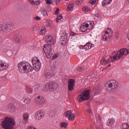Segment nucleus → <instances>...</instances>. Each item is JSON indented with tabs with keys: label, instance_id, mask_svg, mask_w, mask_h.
<instances>
[{
	"label": "nucleus",
	"instance_id": "f257e3e1",
	"mask_svg": "<svg viewBox=\"0 0 129 129\" xmlns=\"http://www.w3.org/2000/svg\"><path fill=\"white\" fill-rule=\"evenodd\" d=\"M129 53L128 49L126 48H122L118 51H114L111 56L102 58L101 60V64L102 65L106 66L110 62H114L119 60L123 56L127 55Z\"/></svg>",
	"mask_w": 129,
	"mask_h": 129
},
{
	"label": "nucleus",
	"instance_id": "f03ea898",
	"mask_svg": "<svg viewBox=\"0 0 129 129\" xmlns=\"http://www.w3.org/2000/svg\"><path fill=\"white\" fill-rule=\"evenodd\" d=\"M18 71L22 74H28L34 70V68L27 61H21L17 66Z\"/></svg>",
	"mask_w": 129,
	"mask_h": 129
},
{
	"label": "nucleus",
	"instance_id": "7ed1b4c3",
	"mask_svg": "<svg viewBox=\"0 0 129 129\" xmlns=\"http://www.w3.org/2000/svg\"><path fill=\"white\" fill-rule=\"evenodd\" d=\"M16 124L15 119L11 117H6L2 121V127L4 129H13Z\"/></svg>",
	"mask_w": 129,
	"mask_h": 129
},
{
	"label": "nucleus",
	"instance_id": "20e7f679",
	"mask_svg": "<svg viewBox=\"0 0 129 129\" xmlns=\"http://www.w3.org/2000/svg\"><path fill=\"white\" fill-rule=\"evenodd\" d=\"M113 34V31L110 27L107 28L103 31V34L102 36V40L103 41H107L108 38H110L111 36H112Z\"/></svg>",
	"mask_w": 129,
	"mask_h": 129
},
{
	"label": "nucleus",
	"instance_id": "39448f33",
	"mask_svg": "<svg viewBox=\"0 0 129 129\" xmlns=\"http://www.w3.org/2000/svg\"><path fill=\"white\" fill-rule=\"evenodd\" d=\"M32 62L33 64V70L35 71H39L41 69V61L40 59L36 57H32Z\"/></svg>",
	"mask_w": 129,
	"mask_h": 129
},
{
	"label": "nucleus",
	"instance_id": "423d86ee",
	"mask_svg": "<svg viewBox=\"0 0 129 129\" xmlns=\"http://www.w3.org/2000/svg\"><path fill=\"white\" fill-rule=\"evenodd\" d=\"M90 98V90H87L85 91L82 95H79L78 100L81 102L83 100H87Z\"/></svg>",
	"mask_w": 129,
	"mask_h": 129
},
{
	"label": "nucleus",
	"instance_id": "0eeeda50",
	"mask_svg": "<svg viewBox=\"0 0 129 129\" xmlns=\"http://www.w3.org/2000/svg\"><path fill=\"white\" fill-rule=\"evenodd\" d=\"M43 51L47 59H50V58L52 57L53 52H52V48L51 47V46L45 44L43 47Z\"/></svg>",
	"mask_w": 129,
	"mask_h": 129
},
{
	"label": "nucleus",
	"instance_id": "6e6552de",
	"mask_svg": "<svg viewBox=\"0 0 129 129\" xmlns=\"http://www.w3.org/2000/svg\"><path fill=\"white\" fill-rule=\"evenodd\" d=\"M35 101L41 106H45L47 104V100L46 98L40 96L36 97L35 99Z\"/></svg>",
	"mask_w": 129,
	"mask_h": 129
},
{
	"label": "nucleus",
	"instance_id": "1a4fd4ad",
	"mask_svg": "<svg viewBox=\"0 0 129 129\" xmlns=\"http://www.w3.org/2000/svg\"><path fill=\"white\" fill-rule=\"evenodd\" d=\"M46 112L43 110H38L35 112V117L36 119L40 120V119H42L45 117Z\"/></svg>",
	"mask_w": 129,
	"mask_h": 129
},
{
	"label": "nucleus",
	"instance_id": "9d476101",
	"mask_svg": "<svg viewBox=\"0 0 129 129\" xmlns=\"http://www.w3.org/2000/svg\"><path fill=\"white\" fill-rule=\"evenodd\" d=\"M61 35V37L60 38V40L61 42H62V45H66V42L67 41V38H68V35H67V33L65 30H61L60 32Z\"/></svg>",
	"mask_w": 129,
	"mask_h": 129
},
{
	"label": "nucleus",
	"instance_id": "9b49d317",
	"mask_svg": "<svg viewBox=\"0 0 129 129\" xmlns=\"http://www.w3.org/2000/svg\"><path fill=\"white\" fill-rule=\"evenodd\" d=\"M64 116L68 117L69 120L75 119V114L72 112V110H69L64 113Z\"/></svg>",
	"mask_w": 129,
	"mask_h": 129
},
{
	"label": "nucleus",
	"instance_id": "f8f14e48",
	"mask_svg": "<svg viewBox=\"0 0 129 129\" xmlns=\"http://www.w3.org/2000/svg\"><path fill=\"white\" fill-rule=\"evenodd\" d=\"M9 64L6 61L0 60V71H7L9 69Z\"/></svg>",
	"mask_w": 129,
	"mask_h": 129
},
{
	"label": "nucleus",
	"instance_id": "ddd939ff",
	"mask_svg": "<svg viewBox=\"0 0 129 129\" xmlns=\"http://www.w3.org/2000/svg\"><path fill=\"white\" fill-rule=\"evenodd\" d=\"M94 26V21H91L89 23L87 22H84L82 26L84 28H86L88 30H91L92 28H93Z\"/></svg>",
	"mask_w": 129,
	"mask_h": 129
},
{
	"label": "nucleus",
	"instance_id": "4468645a",
	"mask_svg": "<svg viewBox=\"0 0 129 129\" xmlns=\"http://www.w3.org/2000/svg\"><path fill=\"white\" fill-rule=\"evenodd\" d=\"M106 84L108 85L109 88H111L113 86L116 88L118 86V83L114 80L108 81L106 82Z\"/></svg>",
	"mask_w": 129,
	"mask_h": 129
},
{
	"label": "nucleus",
	"instance_id": "2eb2a0df",
	"mask_svg": "<svg viewBox=\"0 0 129 129\" xmlns=\"http://www.w3.org/2000/svg\"><path fill=\"white\" fill-rule=\"evenodd\" d=\"M45 40L47 42V45L48 46L54 45V38H53V37L48 35L45 37Z\"/></svg>",
	"mask_w": 129,
	"mask_h": 129
},
{
	"label": "nucleus",
	"instance_id": "dca6fc26",
	"mask_svg": "<svg viewBox=\"0 0 129 129\" xmlns=\"http://www.w3.org/2000/svg\"><path fill=\"white\" fill-rule=\"evenodd\" d=\"M50 89H52L51 88V82H49L48 83H46L44 85L43 91L44 92H48L50 91Z\"/></svg>",
	"mask_w": 129,
	"mask_h": 129
},
{
	"label": "nucleus",
	"instance_id": "f3484780",
	"mask_svg": "<svg viewBox=\"0 0 129 129\" xmlns=\"http://www.w3.org/2000/svg\"><path fill=\"white\" fill-rule=\"evenodd\" d=\"M75 7V5L74 3L71 2L69 3L68 5L67 8L66 9V12H71L74 10V8Z\"/></svg>",
	"mask_w": 129,
	"mask_h": 129
},
{
	"label": "nucleus",
	"instance_id": "a211bd4d",
	"mask_svg": "<svg viewBox=\"0 0 129 129\" xmlns=\"http://www.w3.org/2000/svg\"><path fill=\"white\" fill-rule=\"evenodd\" d=\"M114 123H115V120L114 118H109L107 120V125L110 127H112L113 125H114Z\"/></svg>",
	"mask_w": 129,
	"mask_h": 129
},
{
	"label": "nucleus",
	"instance_id": "6ab92c4d",
	"mask_svg": "<svg viewBox=\"0 0 129 129\" xmlns=\"http://www.w3.org/2000/svg\"><path fill=\"white\" fill-rule=\"evenodd\" d=\"M83 12H85V13H87L88 12H90L91 11V7L89 5H86L83 6L82 8Z\"/></svg>",
	"mask_w": 129,
	"mask_h": 129
},
{
	"label": "nucleus",
	"instance_id": "aec40b11",
	"mask_svg": "<svg viewBox=\"0 0 129 129\" xmlns=\"http://www.w3.org/2000/svg\"><path fill=\"white\" fill-rule=\"evenodd\" d=\"M112 3V0H103L102 5L103 7H107L109 5H110Z\"/></svg>",
	"mask_w": 129,
	"mask_h": 129
},
{
	"label": "nucleus",
	"instance_id": "412c9836",
	"mask_svg": "<svg viewBox=\"0 0 129 129\" xmlns=\"http://www.w3.org/2000/svg\"><path fill=\"white\" fill-rule=\"evenodd\" d=\"M93 47H94V44H92L90 42H88L85 45V50H90V49L93 48Z\"/></svg>",
	"mask_w": 129,
	"mask_h": 129
},
{
	"label": "nucleus",
	"instance_id": "4be33fe9",
	"mask_svg": "<svg viewBox=\"0 0 129 129\" xmlns=\"http://www.w3.org/2000/svg\"><path fill=\"white\" fill-rule=\"evenodd\" d=\"M45 27H52V26H54V24L53 23V21L51 20H48L45 22Z\"/></svg>",
	"mask_w": 129,
	"mask_h": 129
},
{
	"label": "nucleus",
	"instance_id": "5701e85b",
	"mask_svg": "<svg viewBox=\"0 0 129 129\" xmlns=\"http://www.w3.org/2000/svg\"><path fill=\"white\" fill-rule=\"evenodd\" d=\"M46 32H47V29H46V27H41V29L39 31L38 35H39V36H41L42 35H44V34H46Z\"/></svg>",
	"mask_w": 129,
	"mask_h": 129
},
{
	"label": "nucleus",
	"instance_id": "b1692460",
	"mask_svg": "<svg viewBox=\"0 0 129 129\" xmlns=\"http://www.w3.org/2000/svg\"><path fill=\"white\" fill-rule=\"evenodd\" d=\"M50 84L51 89H53L54 90H55V89H57V88H58V83L50 82Z\"/></svg>",
	"mask_w": 129,
	"mask_h": 129
},
{
	"label": "nucleus",
	"instance_id": "393cba45",
	"mask_svg": "<svg viewBox=\"0 0 129 129\" xmlns=\"http://www.w3.org/2000/svg\"><path fill=\"white\" fill-rule=\"evenodd\" d=\"M29 3H30L31 5H40V1L39 0H37L36 1H34V0H29Z\"/></svg>",
	"mask_w": 129,
	"mask_h": 129
},
{
	"label": "nucleus",
	"instance_id": "a878e982",
	"mask_svg": "<svg viewBox=\"0 0 129 129\" xmlns=\"http://www.w3.org/2000/svg\"><path fill=\"white\" fill-rule=\"evenodd\" d=\"M30 116V115L27 112H25L23 114V118L25 121H27L28 119H29V117Z\"/></svg>",
	"mask_w": 129,
	"mask_h": 129
},
{
	"label": "nucleus",
	"instance_id": "bb28decb",
	"mask_svg": "<svg viewBox=\"0 0 129 129\" xmlns=\"http://www.w3.org/2000/svg\"><path fill=\"white\" fill-rule=\"evenodd\" d=\"M121 129H129L128 123H124L122 124Z\"/></svg>",
	"mask_w": 129,
	"mask_h": 129
},
{
	"label": "nucleus",
	"instance_id": "cd10ccee",
	"mask_svg": "<svg viewBox=\"0 0 129 129\" xmlns=\"http://www.w3.org/2000/svg\"><path fill=\"white\" fill-rule=\"evenodd\" d=\"M52 78V74L50 73H47L45 75V79H50Z\"/></svg>",
	"mask_w": 129,
	"mask_h": 129
},
{
	"label": "nucleus",
	"instance_id": "c85d7f7f",
	"mask_svg": "<svg viewBox=\"0 0 129 129\" xmlns=\"http://www.w3.org/2000/svg\"><path fill=\"white\" fill-rule=\"evenodd\" d=\"M68 125V123H67V122H62L60 123V127H64V128H67Z\"/></svg>",
	"mask_w": 129,
	"mask_h": 129
},
{
	"label": "nucleus",
	"instance_id": "c756f323",
	"mask_svg": "<svg viewBox=\"0 0 129 129\" xmlns=\"http://www.w3.org/2000/svg\"><path fill=\"white\" fill-rule=\"evenodd\" d=\"M8 26L7 25H4V26H3L2 27H1V31H2V32H7V31H8Z\"/></svg>",
	"mask_w": 129,
	"mask_h": 129
},
{
	"label": "nucleus",
	"instance_id": "7c9ffc66",
	"mask_svg": "<svg viewBox=\"0 0 129 129\" xmlns=\"http://www.w3.org/2000/svg\"><path fill=\"white\" fill-rule=\"evenodd\" d=\"M69 85L75 86V80L70 79L69 81Z\"/></svg>",
	"mask_w": 129,
	"mask_h": 129
},
{
	"label": "nucleus",
	"instance_id": "2f4dec72",
	"mask_svg": "<svg viewBox=\"0 0 129 129\" xmlns=\"http://www.w3.org/2000/svg\"><path fill=\"white\" fill-rule=\"evenodd\" d=\"M25 104H30L31 103V99L30 98H26L24 100Z\"/></svg>",
	"mask_w": 129,
	"mask_h": 129
},
{
	"label": "nucleus",
	"instance_id": "473e14b6",
	"mask_svg": "<svg viewBox=\"0 0 129 129\" xmlns=\"http://www.w3.org/2000/svg\"><path fill=\"white\" fill-rule=\"evenodd\" d=\"M42 15H43V17H48L49 16V14L46 10H43L42 11Z\"/></svg>",
	"mask_w": 129,
	"mask_h": 129
},
{
	"label": "nucleus",
	"instance_id": "72a5a7b5",
	"mask_svg": "<svg viewBox=\"0 0 129 129\" xmlns=\"http://www.w3.org/2000/svg\"><path fill=\"white\" fill-rule=\"evenodd\" d=\"M80 30L81 32H82V33H84V32H86L88 29L87 28H86L85 27H84V26H83V25H82Z\"/></svg>",
	"mask_w": 129,
	"mask_h": 129
},
{
	"label": "nucleus",
	"instance_id": "f704fd0d",
	"mask_svg": "<svg viewBox=\"0 0 129 129\" xmlns=\"http://www.w3.org/2000/svg\"><path fill=\"white\" fill-rule=\"evenodd\" d=\"M62 18H63V16H62V15L57 16L56 19V23H59V21H60V20H61Z\"/></svg>",
	"mask_w": 129,
	"mask_h": 129
},
{
	"label": "nucleus",
	"instance_id": "c9c22d12",
	"mask_svg": "<svg viewBox=\"0 0 129 129\" xmlns=\"http://www.w3.org/2000/svg\"><path fill=\"white\" fill-rule=\"evenodd\" d=\"M74 85H69L68 84V88H69V90L70 91H72V90H74Z\"/></svg>",
	"mask_w": 129,
	"mask_h": 129
},
{
	"label": "nucleus",
	"instance_id": "e433bc0d",
	"mask_svg": "<svg viewBox=\"0 0 129 129\" xmlns=\"http://www.w3.org/2000/svg\"><path fill=\"white\" fill-rule=\"evenodd\" d=\"M89 3L92 5V6H94L96 3V0H90Z\"/></svg>",
	"mask_w": 129,
	"mask_h": 129
},
{
	"label": "nucleus",
	"instance_id": "4c0bfd02",
	"mask_svg": "<svg viewBox=\"0 0 129 129\" xmlns=\"http://www.w3.org/2000/svg\"><path fill=\"white\" fill-rule=\"evenodd\" d=\"M55 12H54V14L56 15L57 16V15H59V8H55L54 9Z\"/></svg>",
	"mask_w": 129,
	"mask_h": 129
},
{
	"label": "nucleus",
	"instance_id": "58836bf2",
	"mask_svg": "<svg viewBox=\"0 0 129 129\" xmlns=\"http://www.w3.org/2000/svg\"><path fill=\"white\" fill-rule=\"evenodd\" d=\"M76 3L77 6H81V5H82V3H83V0H77Z\"/></svg>",
	"mask_w": 129,
	"mask_h": 129
},
{
	"label": "nucleus",
	"instance_id": "ea45409f",
	"mask_svg": "<svg viewBox=\"0 0 129 129\" xmlns=\"http://www.w3.org/2000/svg\"><path fill=\"white\" fill-rule=\"evenodd\" d=\"M33 30L34 31V32H36L37 31H39L40 30V27L39 26H34L33 27Z\"/></svg>",
	"mask_w": 129,
	"mask_h": 129
},
{
	"label": "nucleus",
	"instance_id": "a19ab883",
	"mask_svg": "<svg viewBox=\"0 0 129 129\" xmlns=\"http://www.w3.org/2000/svg\"><path fill=\"white\" fill-rule=\"evenodd\" d=\"M77 70L79 72H82L84 70V67H79L77 69Z\"/></svg>",
	"mask_w": 129,
	"mask_h": 129
},
{
	"label": "nucleus",
	"instance_id": "79ce46f5",
	"mask_svg": "<svg viewBox=\"0 0 129 129\" xmlns=\"http://www.w3.org/2000/svg\"><path fill=\"white\" fill-rule=\"evenodd\" d=\"M7 27L8 28V29H13V28H14V25H13L12 23H9L8 24Z\"/></svg>",
	"mask_w": 129,
	"mask_h": 129
},
{
	"label": "nucleus",
	"instance_id": "37998d69",
	"mask_svg": "<svg viewBox=\"0 0 129 129\" xmlns=\"http://www.w3.org/2000/svg\"><path fill=\"white\" fill-rule=\"evenodd\" d=\"M46 3L47 5H52L53 1L52 0H46Z\"/></svg>",
	"mask_w": 129,
	"mask_h": 129
},
{
	"label": "nucleus",
	"instance_id": "c03bdc74",
	"mask_svg": "<svg viewBox=\"0 0 129 129\" xmlns=\"http://www.w3.org/2000/svg\"><path fill=\"white\" fill-rule=\"evenodd\" d=\"M7 54L8 56H12V55H13V52H12L11 50H8Z\"/></svg>",
	"mask_w": 129,
	"mask_h": 129
},
{
	"label": "nucleus",
	"instance_id": "a18cd8bd",
	"mask_svg": "<svg viewBox=\"0 0 129 129\" xmlns=\"http://www.w3.org/2000/svg\"><path fill=\"white\" fill-rule=\"evenodd\" d=\"M27 129H37V128L33 125H29L27 127Z\"/></svg>",
	"mask_w": 129,
	"mask_h": 129
},
{
	"label": "nucleus",
	"instance_id": "49530a36",
	"mask_svg": "<svg viewBox=\"0 0 129 129\" xmlns=\"http://www.w3.org/2000/svg\"><path fill=\"white\" fill-rule=\"evenodd\" d=\"M70 35L73 37L74 36H77V34L75 33V32H73V31H71Z\"/></svg>",
	"mask_w": 129,
	"mask_h": 129
},
{
	"label": "nucleus",
	"instance_id": "de8ad7c7",
	"mask_svg": "<svg viewBox=\"0 0 129 129\" xmlns=\"http://www.w3.org/2000/svg\"><path fill=\"white\" fill-rule=\"evenodd\" d=\"M87 111L88 113H89V114H91V115H90V116H91V114H92V111H91V109H88L87 110Z\"/></svg>",
	"mask_w": 129,
	"mask_h": 129
},
{
	"label": "nucleus",
	"instance_id": "09e8293b",
	"mask_svg": "<svg viewBox=\"0 0 129 129\" xmlns=\"http://www.w3.org/2000/svg\"><path fill=\"white\" fill-rule=\"evenodd\" d=\"M35 20H36V21H41V17H38V16H36L35 17H34Z\"/></svg>",
	"mask_w": 129,
	"mask_h": 129
},
{
	"label": "nucleus",
	"instance_id": "8fccbe9b",
	"mask_svg": "<svg viewBox=\"0 0 129 129\" xmlns=\"http://www.w3.org/2000/svg\"><path fill=\"white\" fill-rule=\"evenodd\" d=\"M79 47L80 49H85V45H80Z\"/></svg>",
	"mask_w": 129,
	"mask_h": 129
},
{
	"label": "nucleus",
	"instance_id": "3c124183",
	"mask_svg": "<svg viewBox=\"0 0 129 129\" xmlns=\"http://www.w3.org/2000/svg\"><path fill=\"white\" fill-rule=\"evenodd\" d=\"M16 42H20V37H17L15 39Z\"/></svg>",
	"mask_w": 129,
	"mask_h": 129
},
{
	"label": "nucleus",
	"instance_id": "603ef678",
	"mask_svg": "<svg viewBox=\"0 0 129 129\" xmlns=\"http://www.w3.org/2000/svg\"><path fill=\"white\" fill-rule=\"evenodd\" d=\"M55 2L56 4H58V3H60L61 2V0H53Z\"/></svg>",
	"mask_w": 129,
	"mask_h": 129
},
{
	"label": "nucleus",
	"instance_id": "864d4df0",
	"mask_svg": "<svg viewBox=\"0 0 129 129\" xmlns=\"http://www.w3.org/2000/svg\"><path fill=\"white\" fill-rule=\"evenodd\" d=\"M56 58H57V56H56V55H54L52 57V59H56Z\"/></svg>",
	"mask_w": 129,
	"mask_h": 129
},
{
	"label": "nucleus",
	"instance_id": "5fc2aeb1",
	"mask_svg": "<svg viewBox=\"0 0 129 129\" xmlns=\"http://www.w3.org/2000/svg\"><path fill=\"white\" fill-rule=\"evenodd\" d=\"M96 17H98V14H96Z\"/></svg>",
	"mask_w": 129,
	"mask_h": 129
},
{
	"label": "nucleus",
	"instance_id": "6e6d98bb",
	"mask_svg": "<svg viewBox=\"0 0 129 129\" xmlns=\"http://www.w3.org/2000/svg\"><path fill=\"white\" fill-rule=\"evenodd\" d=\"M66 2H69L70 0H65Z\"/></svg>",
	"mask_w": 129,
	"mask_h": 129
},
{
	"label": "nucleus",
	"instance_id": "4d7b16f0",
	"mask_svg": "<svg viewBox=\"0 0 129 129\" xmlns=\"http://www.w3.org/2000/svg\"><path fill=\"white\" fill-rule=\"evenodd\" d=\"M118 43H119V41H118Z\"/></svg>",
	"mask_w": 129,
	"mask_h": 129
},
{
	"label": "nucleus",
	"instance_id": "13d9d810",
	"mask_svg": "<svg viewBox=\"0 0 129 129\" xmlns=\"http://www.w3.org/2000/svg\"><path fill=\"white\" fill-rule=\"evenodd\" d=\"M128 2H129V0H128Z\"/></svg>",
	"mask_w": 129,
	"mask_h": 129
}]
</instances>
